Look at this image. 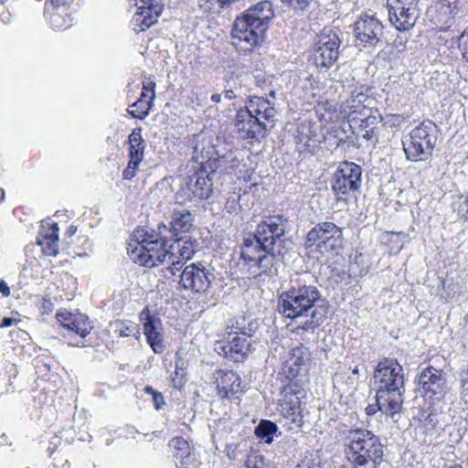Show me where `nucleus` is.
<instances>
[{
    "label": "nucleus",
    "mask_w": 468,
    "mask_h": 468,
    "mask_svg": "<svg viewBox=\"0 0 468 468\" xmlns=\"http://www.w3.org/2000/svg\"><path fill=\"white\" fill-rule=\"evenodd\" d=\"M277 311L291 320L309 317L296 330L314 332L326 319V301L314 285L293 286L279 295Z\"/></svg>",
    "instance_id": "obj_1"
},
{
    "label": "nucleus",
    "mask_w": 468,
    "mask_h": 468,
    "mask_svg": "<svg viewBox=\"0 0 468 468\" xmlns=\"http://www.w3.org/2000/svg\"><path fill=\"white\" fill-rule=\"evenodd\" d=\"M193 220L194 217L189 210H174L168 225L162 222L157 225L155 229H138L134 232L133 238L143 239L147 253L149 251L154 253L149 254L147 259L154 257V259L164 261L166 254L162 252L158 254L154 246L162 248V245H166L179 234L188 232L193 227Z\"/></svg>",
    "instance_id": "obj_2"
},
{
    "label": "nucleus",
    "mask_w": 468,
    "mask_h": 468,
    "mask_svg": "<svg viewBox=\"0 0 468 468\" xmlns=\"http://www.w3.org/2000/svg\"><path fill=\"white\" fill-rule=\"evenodd\" d=\"M345 446L346 458L354 468H378L383 462V444L368 430L350 431Z\"/></svg>",
    "instance_id": "obj_3"
},
{
    "label": "nucleus",
    "mask_w": 468,
    "mask_h": 468,
    "mask_svg": "<svg viewBox=\"0 0 468 468\" xmlns=\"http://www.w3.org/2000/svg\"><path fill=\"white\" fill-rule=\"evenodd\" d=\"M377 392L383 401L391 400L393 407L402 408L405 379L402 366L394 358L381 359L374 370Z\"/></svg>",
    "instance_id": "obj_4"
},
{
    "label": "nucleus",
    "mask_w": 468,
    "mask_h": 468,
    "mask_svg": "<svg viewBox=\"0 0 468 468\" xmlns=\"http://www.w3.org/2000/svg\"><path fill=\"white\" fill-rule=\"evenodd\" d=\"M311 365V353L309 348L300 344L288 351L283 362L282 374L288 384L282 388V393L289 395H302L303 386L309 381V369Z\"/></svg>",
    "instance_id": "obj_5"
},
{
    "label": "nucleus",
    "mask_w": 468,
    "mask_h": 468,
    "mask_svg": "<svg viewBox=\"0 0 468 468\" xmlns=\"http://www.w3.org/2000/svg\"><path fill=\"white\" fill-rule=\"evenodd\" d=\"M438 126L431 120H425L414 127L402 139L406 158L411 162H425L432 156L438 140Z\"/></svg>",
    "instance_id": "obj_6"
},
{
    "label": "nucleus",
    "mask_w": 468,
    "mask_h": 468,
    "mask_svg": "<svg viewBox=\"0 0 468 468\" xmlns=\"http://www.w3.org/2000/svg\"><path fill=\"white\" fill-rule=\"evenodd\" d=\"M287 218L282 215L264 217L253 231L256 247L255 252L276 250H287V240L283 238L286 233Z\"/></svg>",
    "instance_id": "obj_7"
},
{
    "label": "nucleus",
    "mask_w": 468,
    "mask_h": 468,
    "mask_svg": "<svg viewBox=\"0 0 468 468\" xmlns=\"http://www.w3.org/2000/svg\"><path fill=\"white\" fill-rule=\"evenodd\" d=\"M339 33V30L324 27L317 35L314 44L313 57L318 69H329L336 62L341 44Z\"/></svg>",
    "instance_id": "obj_8"
},
{
    "label": "nucleus",
    "mask_w": 468,
    "mask_h": 468,
    "mask_svg": "<svg viewBox=\"0 0 468 468\" xmlns=\"http://www.w3.org/2000/svg\"><path fill=\"white\" fill-rule=\"evenodd\" d=\"M230 35L237 49L251 52L264 41L266 31L242 13L236 17Z\"/></svg>",
    "instance_id": "obj_9"
},
{
    "label": "nucleus",
    "mask_w": 468,
    "mask_h": 468,
    "mask_svg": "<svg viewBox=\"0 0 468 468\" xmlns=\"http://www.w3.org/2000/svg\"><path fill=\"white\" fill-rule=\"evenodd\" d=\"M213 184L210 174H207L202 165L194 176H186L183 178L179 190L176 194L178 203L186 201H200L208 198L213 192Z\"/></svg>",
    "instance_id": "obj_10"
},
{
    "label": "nucleus",
    "mask_w": 468,
    "mask_h": 468,
    "mask_svg": "<svg viewBox=\"0 0 468 468\" xmlns=\"http://www.w3.org/2000/svg\"><path fill=\"white\" fill-rule=\"evenodd\" d=\"M383 28L382 23L375 16H360L353 26L355 46L359 50L372 51L381 41Z\"/></svg>",
    "instance_id": "obj_11"
},
{
    "label": "nucleus",
    "mask_w": 468,
    "mask_h": 468,
    "mask_svg": "<svg viewBox=\"0 0 468 468\" xmlns=\"http://www.w3.org/2000/svg\"><path fill=\"white\" fill-rule=\"evenodd\" d=\"M144 244L143 242V239H133V241L129 243V246L127 248L128 253L131 254V258L133 261L136 263H139L142 266H145L148 268L154 267L158 264H162L165 262H170L171 265L169 266V270L173 275L176 274V271H180L183 267V265L186 262L185 261H182L181 259L176 258V253L174 251H170L167 249L166 245H162V248H158L157 246H154V250L157 249L158 253H165V257L164 261L154 259H147V256L150 254H154L153 252H148L146 250V248H144Z\"/></svg>",
    "instance_id": "obj_12"
},
{
    "label": "nucleus",
    "mask_w": 468,
    "mask_h": 468,
    "mask_svg": "<svg viewBox=\"0 0 468 468\" xmlns=\"http://www.w3.org/2000/svg\"><path fill=\"white\" fill-rule=\"evenodd\" d=\"M446 374L431 366L422 369L418 377L417 391L432 403L441 400L448 393Z\"/></svg>",
    "instance_id": "obj_13"
},
{
    "label": "nucleus",
    "mask_w": 468,
    "mask_h": 468,
    "mask_svg": "<svg viewBox=\"0 0 468 468\" xmlns=\"http://www.w3.org/2000/svg\"><path fill=\"white\" fill-rule=\"evenodd\" d=\"M388 18L399 31L412 28L420 15L419 0H387Z\"/></svg>",
    "instance_id": "obj_14"
},
{
    "label": "nucleus",
    "mask_w": 468,
    "mask_h": 468,
    "mask_svg": "<svg viewBox=\"0 0 468 468\" xmlns=\"http://www.w3.org/2000/svg\"><path fill=\"white\" fill-rule=\"evenodd\" d=\"M362 184V168L353 162H341L335 171L331 187L335 195L346 196L357 191Z\"/></svg>",
    "instance_id": "obj_15"
},
{
    "label": "nucleus",
    "mask_w": 468,
    "mask_h": 468,
    "mask_svg": "<svg viewBox=\"0 0 468 468\" xmlns=\"http://www.w3.org/2000/svg\"><path fill=\"white\" fill-rule=\"evenodd\" d=\"M342 229L330 221L315 225L306 236V241L310 245L318 242L317 246L322 252L338 253L342 247Z\"/></svg>",
    "instance_id": "obj_16"
},
{
    "label": "nucleus",
    "mask_w": 468,
    "mask_h": 468,
    "mask_svg": "<svg viewBox=\"0 0 468 468\" xmlns=\"http://www.w3.org/2000/svg\"><path fill=\"white\" fill-rule=\"evenodd\" d=\"M213 279L212 270L206 268L201 262H195L185 266L179 284L184 290L202 293L210 287Z\"/></svg>",
    "instance_id": "obj_17"
},
{
    "label": "nucleus",
    "mask_w": 468,
    "mask_h": 468,
    "mask_svg": "<svg viewBox=\"0 0 468 468\" xmlns=\"http://www.w3.org/2000/svg\"><path fill=\"white\" fill-rule=\"evenodd\" d=\"M252 114L248 107L240 108L236 113L235 127L243 138L259 142L265 137L271 127L260 117Z\"/></svg>",
    "instance_id": "obj_18"
},
{
    "label": "nucleus",
    "mask_w": 468,
    "mask_h": 468,
    "mask_svg": "<svg viewBox=\"0 0 468 468\" xmlns=\"http://www.w3.org/2000/svg\"><path fill=\"white\" fill-rule=\"evenodd\" d=\"M140 321L153 352L162 354L165 350L162 320L156 314H152L148 307H144L140 314Z\"/></svg>",
    "instance_id": "obj_19"
},
{
    "label": "nucleus",
    "mask_w": 468,
    "mask_h": 468,
    "mask_svg": "<svg viewBox=\"0 0 468 468\" xmlns=\"http://www.w3.org/2000/svg\"><path fill=\"white\" fill-rule=\"evenodd\" d=\"M251 339L229 333L224 335L221 341L215 344V350L221 356L239 362L250 352Z\"/></svg>",
    "instance_id": "obj_20"
},
{
    "label": "nucleus",
    "mask_w": 468,
    "mask_h": 468,
    "mask_svg": "<svg viewBox=\"0 0 468 468\" xmlns=\"http://www.w3.org/2000/svg\"><path fill=\"white\" fill-rule=\"evenodd\" d=\"M135 5L137 10L133 16L132 24L134 28L139 27V31H144L157 22L164 9L161 0H135Z\"/></svg>",
    "instance_id": "obj_21"
},
{
    "label": "nucleus",
    "mask_w": 468,
    "mask_h": 468,
    "mask_svg": "<svg viewBox=\"0 0 468 468\" xmlns=\"http://www.w3.org/2000/svg\"><path fill=\"white\" fill-rule=\"evenodd\" d=\"M283 399L280 403L281 413L287 419L291 420L289 429H298L303 424V419L301 410V395H292L286 397L282 392Z\"/></svg>",
    "instance_id": "obj_22"
},
{
    "label": "nucleus",
    "mask_w": 468,
    "mask_h": 468,
    "mask_svg": "<svg viewBox=\"0 0 468 468\" xmlns=\"http://www.w3.org/2000/svg\"><path fill=\"white\" fill-rule=\"evenodd\" d=\"M243 14L256 22L258 27H260V28L262 27L266 32L271 21L273 20L275 16L273 5L269 0H263L251 5L246 9Z\"/></svg>",
    "instance_id": "obj_23"
},
{
    "label": "nucleus",
    "mask_w": 468,
    "mask_h": 468,
    "mask_svg": "<svg viewBox=\"0 0 468 468\" xmlns=\"http://www.w3.org/2000/svg\"><path fill=\"white\" fill-rule=\"evenodd\" d=\"M59 228L57 223L51 224L48 229L41 225V230L37 238V244L42 248L47 256H57L58 253Z\"/></svg>",
    "instance_id": "obj_24"
},
{
    "label": "nucleus",
    "mask_w": 468,
    "mask_h": 468,
    "mask_svg": "<svg viewBox=\"0 0 468 468\" xmlns=\"http://www.w3.org/2000/svg\"><path fill=\"white\" fill-rule=\"evenodd\" d=\"M260 324L257 319L238 315L229 320L225 333H232L244 337L251 338L259 329Z\"/></svg>",
    "instance_id": "obj_25"
},
{
    "label": "nucleus",
    "mask_w": 468,
    "mask_h": 468,
    "mask_svg": "<svg viewBox=\"0 0 468 468\" xmlns=\"http://www.w3.org/2000/svg\"><path fill=\"white\" fill-rule=\"evenodd\" d=\"M218 388L228 399L238 397L245 392L244 388L241 387L240 377L234 371L220 372Z\"/></svg>",
    "instance_id": "obj_26"
},
{
    "label": "nucleus",
    "mask_w": 468,
    "mask_h": 468,
    "mask_svg": "<svg viewBox=\"0 0 468 468\" xmlns=\"http://www.w3.org/2000/svg\"><path fill=\"white\" fill-rule=\"evenodd\" d=\"M361 116L359 128L364 131L363 138L367 141L377 143L378 141V134L376 132L377 125L382 121V116L377 109H372L366 112V114H358Z\"/></svg>",
    "instance_id": "obj_27"
},
{
    "label": "nucleus",
    "mask_w": 468,
    "mask_h": 468,
    "mask_svg": "<svg viewBox=\"0 0 468 468\" xmlns=\"http://www.w3.org/2000/svg\"><path fill=\"white\" fill-rule=\"evenodd\" d=\"M372 101L373 100L362 90H355L350 98L343 103V107L345 111H349L351 115L366 114V112L373 109L369 107Z\"/></svg>",
    "instance_id": "obj_28"
},
{
    "label": "nucleus",
    "mask_w": 468,
    "mask_h": 468,
    "mask_svg": "<svg viewBox=\"0 0 468 468\" xmlns=\"http://www.w3.org/2000/svg\"><path fill=\"white\" fill-rule=\"evenodd\" d=\"M142 127L134 128L128 136L129 160L134 163H142L144 158L146 143L142 136Z\"/></svg>",
    "instance_id": "obj_29"
},
{
    "label": "nucleus",
    "mask_w": 468,
    "mask_h": 468,
    "mask_svg": "<svg viewBox=\"0 0 468 468\" xmlns=\"http://www.w3.org/2000/svg\"><path fill=\"white\" fill-rule=\"evenodd\" d=\"M61 325L71 332L76 333L80 337L84 338L87 336L92 328L88 316L84 314L72 315L69 314Z\"/></svg>",
    "instance_id": "obj_30"
},
{
    "label": "nucleus",
    "mask_w": 468,
    "mask_h": 468,
    "mask_svg": "<svg viewBox=\"0 0 468 468\" xmlns=\"http://www.w3.org/2000/svg\"><path fill=\"white\" fill-rule=\"evenodd\" d=\"M263 254L258 256V275H271L275 263L282 260L287 250H276L272 251L261 250Z\"/></svg>",
    "instance_id": "obj_31"
},
{
    "label": "nucleus",
    "mask_w": 468,
    "mask_h": 468,
    "mask_svg": "<svg viewBox=\"0 0 468 468\" xmlns=\"http://www.w3.org/2000/svg\"><path fill=\"white\" fill-rule=\"evenodd\" d=\"M45 14H50L48 23L54 30H63L69 27L73 19L69 14L68 7L53 9L51 6H46Z\"/></svg>",
    "instance_id": "obj_32"
},
{
    "label": "nucleus",
    "mask_w": 468,
    "mask_h": 468,
    "mask_svg": "<svg viewBox=\"0 0 468 468\" xmlns=\"http://www.w3.org/2000/svg\"><path fill=\"white\" fill-rule=\"evenodd\" d=\"M174 241L169 244L167 243V249L170 251H174L176 253V258L181 259L182 261H187L190 260L195 251L193 249V242L190 238H175Z\"/></svg>",
    "instance_id": "obj_33"
},
{
    "label": "nucleus",
    "mask_w": 468,
    "mask_h": 468,
    "mask_svg": "<svg viewBox=\"0 0 468 468\" xmlns=\"http://www.w3.org/2000/svg\"><path fill=\"white\" fill-rule=\"evenodd\" d=\"M375 400V404H370L366 408V413L368 416H373L378 411H381L386 416L394 418L396 414H399L401 411L402 408H400V406H397L396 408L393 407L391 400L387 399V401H383L377 391Z\"/></svg>",
    "instance_id": "obj_34"
},
{
    "label": "nucleus",
    "mask_w": 468,
    "mask_h": 468,
    "mask_svg": "<svg viewBox=\"0 0 468 468\" xmlns=\"http://www.w3.org/2000/svg\"><path fill=\"white\" fill-rule=\"evenodd\" d=\"M151 95L148 101H144V99H139L136 101L131 107L134 108L133 110H128L129 114L136 119L144 120L146 116H148L150 110L153 105V101L155 98L154 94V86L155 83L153 81H149Z\"/></svg>",
    "instance_id": "obj_35"
},
{
    "label": "nucleus",
    "mask_w": 468,
    "mask_h": 468,
    "mask_svg": "<svg viewBox=\"0 0 468 468\" xmlns=\"http://www.w3.org/2000/svg\"><path fill=\"white\" fill-rule=\"evenodd\" d=\"M254 433L258 439L267 444H271L273 441L275 435H281L277 424L269 420H261L255 427Z\"/></svg>",
    "instance_id": "obj_36"
},
{
    "label": "nucleus",
    "mask_w": 468,
    "mask_h": 468,
    "mask_svg": "<svg viewBox=\"0 0 468 468\" xmlns=\"http://www.w3.org/2000/svg\"><path fill=\"white\" fill-rule=\"evenodd\" d=\"M168 445L174 451V458L178 460L182 465L185 464V460L190 456V446L187 441L183 437H175L170 440Z\"/></svg>",
    "instance_id": "obj_37"
},
{
    "label": "nucleus",
    "mask_w": 468,
    "mask_h": 468,
    "mask_svg": "<svg viewBox=\"0 0 468 468\" xmlns=\"http://www.w3.org/2000/svg\"><path fill=\"white\" fill-rule=\"evenodd\" d=\"M268 104H271V101L262 98V97H253L250 99L249 111L253 113L254 117H260L262 115V112Z\"/></svg>",
    "instance_id": "obj_38"
},
{
    "label": "nucleus",
    "mask_w": 468,
    "mask_h": 468,
    "mask_svg": "<svg viewBox=\"0 0 468 468\" xmlns=\"http://www.w3.org/2000/svg\"><path fill=\"white\" fill-rule=\"evenodd\" d=\"M453 211L463 218H468V194L458 197L453 203Z\"/></svg>",
    "instance_id": "obj_39"
},
{
    "label": "nucleus",
    "mask_w": 468,
    "mask_h": 468,
    "mask_svg": "<svg viewBox=\"0 0 468 468\" xmlns=\"http://www.w3.org/2000/svg\"><path fill=\"white\" fill-rule=\"evenodd\" d=\"M114 333L117 335L118 337H127L130 335H134L136 338L139 337V329L136 324H129L125 325L123 323H121V326L118 327L116 324V329L114 330Z\"/></svg>",
    "instance_id": "obj_40"
},
{
    "label": "nucleus",
    "mask_w": 468,
    "mask_h": 468,
    "mask_svg": "<svg viewBox=\"0 0 468 468\" xmlns=\"http://www.w3.org/2000/svg\"><path fill=\"white\" fill-rule=\"evenodd\" d=\"M240 258L243 260L245 264L249 266L250 273L258 275V257L252 256L251 253H249L248 251H241Z\"/></svg>",
    "instance_id": "obj_41"
},
{
    "label": "nucleus",
    "mask_w": 468,
    "mask_h": 468,
    "mask_svg": "<svg viewBox=\"0 0 468 468\" xmlns=\"http://www.w3.org/2000/svg\"><path fill=\"white\" fill-rule=\"evenodd\" d=\"M188 362L186 361L179 352L176 354V366H175V376L184 378L186 376V368Z\"/></svg>",
    "instance_id": "obj_42"
},
{
    "label": "nucleus",
    "mask_w": 468,
    "mask_h": 468,
    "mask_svg": "<svg viewBox=\"0 0 468 468\" xmlns=\"http://www.w3.org/2000/svg\"><path fill=\"white\" fill-rule=\"evenodd\" d=\"M282 4L288 5L294 11H305L314 0H281Z\"/></svg>",
    "instance_id": "obj_43"
},
{
    "label": "nucleus",
    "mask_w": 468,
    "mask_h": 468,
    "mask_svg": "<svg viewBox=\"0 0 468 468\" xmlns=\"http://www.w3.org/2000/svg\"><path fill=\"white\" fill-rule=\"evenodd\" d=\"M458 47L463 52V58L468 61V27L459 37Z\"/></svg>",
    "instance_id": "obj_44"
},
{
    "label": "nucleus",
    "mask_w": 468,
    "mask_h": 468,
    "mask_svg": "<svg viewBox=\"0 0 468 468\" xmlns=\"http://www.w3.org/2000/svg\"><path fill=\"white\" fill-rule=\"evenodd\" d=\"M133 165V161L129 160L127 167L122 172V178L125 180H132L136 176V170L140 165V163H134Z\"/></svg>",
    "instance_id": "obj_45"
},
{
    "label": "nucleus",
    "mask_w": 468,
    "mask_h": 468,
    "mask_svg": "<svg viewBox=\"0 0 468 468\" xmlns=\"http://www.w3.org/2000/svg\"><path fill=\"white\" fill-rule=\"evenodd\" d=\"M256 242L253 237V232L250 236L243 239V250L248 251L249 253L255 252Z\"/></svg>",
    "instance_id": "obj_46"
},
{
    "label": "nucleus",
    "mask_w": 468,
    "mask_h": 468,
    "mask_svg": "<svg viewBox=\"0 0 468 468\" xmlns=\"http://www.w3.org/2000/svg\"><path fill=\"white\" fill-rule=\"evenodd\" d=\"M274 115H275V109L271 103V104H268V107H266V109H264V111L262 112V115L261 116V121L264 120L267 122H273Z\"/></svg>",
    "instance_id": "obj_47"
},
{
    "label": "nucleus",
    "mask_w": 468,
    "mask_h": 468,
    "mask_svg": "<svg viewBox=\"0 0 468 468\" xmlns=\"http://www.w3.org/2000/svg\"><path fill=\"white\" fill-rule=\"evenodd\" d=\"M152 398H153V402H154V408L156 410H160L165 404V398L162 395V393L159 391L154 393L152 396Z\"/></svg>",
    "instance_id": "obj_48"
},
{
    "label": "nucleus",
    "mask_w": 468,
    "mask_h": 468,
    "mask_svg": "<svg viewBox=\"0 0 468 468\" xmlns=\"http://www.w3.org/2000/svg\"><path fill=\"white\" fill-rule=\"evenodd\" d=\"M358 373H359L358 367H355V368L352 370V375L347 377V378L346 380V384L347 386H349L350 388H355L356 384V379H357V378H355V376H357Z\"/></svg>",
    "instance_id": "obj_49"
},
{
    "label": "nucleus",
    "mask_w": 468,
    "mask_h": 468,
    "mask_svg": "<svg viewBox=\"0 0 468 468\" xmlns=\"http://www.w3.org/2000/svg\"><path fill=\"white\" fill-rule=\"evenodd\" d=\"M50 5L48 6H51L53 9H58L60 7H67L66 5L68 4L69 0H49Z\"/></svg>",
    "instance_id": "obj_50"
},
{
    "label": "nucleus",
    "mask_w": 468,
    "mask_h": 468,
    "mask_svg": "<svg viewBox=\"0 0 468 468\" xmlns=\"http://www.w3.org/2000/svg\"><path fill=\"white\" fill-rule=\"evenodd\" d=\"M16 323H17L16 319L5 316L1 320L0 327H9Z\"/></svg>",
    "instance_id": "obj_51"
},
{
    "label": "nucleus",
    "mask_w": 468,
    "mask_h": 468,
    "mask_svg": "<svg viewBox=\"0 0 468 468\" xmlns=\"http://www.w3.org/2000/svg\"><path fill=\"white\" fill-rule=\"evenodd\" d=\"M0 292L4 296H8L10 294V288L4 280H0Z\"/></svg>",
    "instance_id": "obj_52"
},
{
    "label": "nucleus",
    "mask_w": 468,
    "mask_h": 468,
    "mask_svg": "<svg viewBox=\"0 0 468 468\" xmlns=\"http://www.w3.org/2000/svg\"><path fill=\"white\" fill-rule=\"evenodd\" d=\"M217 1L218 4V6L221 9H225V8L229 7L232 4L239 2V0H217Z\"/></svg>",
    "instance_id": "obj_53"
},
{
    "label": "nucleus",
    "mask_w": 468,
    "mask_h": 468,
    "mask_svg": "<svg viewBox=\"0 0 468 468\" xmlns=\"http://www.w3.org/2000/svg\"><path fill=\"white\" fill-rule=\"evenodd\" d=\"M203 150H204V147H202L201 149L199 148V145L198 144H196L194 146V151H193V156H192V159L195 160V162H198V158H199V153L201 154V156L203 157Z\"/></svg>",
    "instance_id": "obj_54"
},
{
    "label": "nucleus",
    "mask_w": 468,
    "mask_h": 468,
    "mask_svg": "<svg viewBox=\"0 0 468 468\" xmlns=\"http://www.w3.org/2000/svg\"><path fill=\"white\" fill-rule=\"evenodd\" d=\"M391 236H396L400 241H408L409 234L399 231V232H390Z\"/></svg>",
    "instance_id": "obj_55"
},
{
    "label": "nucleus",
    "mask_w": 468,
    "mask_h": 468,
    "mask_svg": "<svg viewBox=\"0 0 468 468\" xmlns=\"http://www.w3.org/2000/svg\"><path fill=\"white\" fill-rule=\"evenodd\" d=\"M148 92L151 93L149 82L144 83L143 90L141 92V98L140 99H144V98L148 97Z\"/></svg>",
    "instance_id": "obj_56"
},
{
    "label": "nucleus",
    "mask_w": 468,
    "mask_h": 468,
    "mask_svg": "<svg viewBox=\"0 0 468 468\" xmlns=\"http://www.w3.org/2000/svg\"><path fill=\"white\" fill-rule=\"evenodd\" d=\"M224 96L227 100H233L236 98V94L232 90H227L224 92Z\"/></svg>",
    "instance_id": "obj_57"
},
{
    "label": "nucleus",
    "mask_w": 468,
    "mask_h": 468,
    "mask_svg": "<svg viewBox=\"0 0 468 468\" xmlns=\"http://www.w3.org/2000/svg\"><path fill=\"white\" fill-rule=\"evenodd\" d=\"M76 231H77V227L69 226V229L66 231V235L68 237H71V236H73L76 233Z\"/></svg>",
    "instance_id": "obj_58"
},
{
    "label": "nucleus",
    "mask_w": 468,
    "mask_h": 468,
    "mask_svg": "<svg viewBox=\"0 0 468 468\" xmlns=\"http://www.w3.org/2000/svg\"><path fill=\"white\" fill-rule=\"evenodd\" d=\"M144 390L145 393L150 394L152 396L157 392V390L154 389L153 387L151 386L144 387Z\"/></svg>",
    "instance_id": "obj_59"
},
{
    "label": "nucleus",
    "mask_w": 468,
    "mask_h": 468,
    "mask_svg": "<svg viewBox=\"0 0 468 468\" xmlns=\"http://www.w3.org/2000/svg\"><path fill=\"white\" fill-rule=\"evenodd\" d=\"M211 101L215 103H219L221 101V94H213L211 96Z\"/></svg>",
    "instance_id": "obj_60"
},
{
    "label": "nucleus",
    "mask_w": 468,
    "mask_h": 468,
    "mask_svg": "<svg viewBox=\"0 0 468 468\" xmlns=\"http://www.w3.org/2000/svg\"><path fill=\"white\" fill-rule=\"evenodd\" d=\"M51 302L49 300H44L43 301V303H42V307L44 308V310H50L51 308Z\"/></svg>",
    "instance_id": "obj_61"
},
{
    "label": "nucleus",
    "mask_w": 468,
    "mask_h": 468,
    "mask_svg": "<svg viewBox=\"0 0 468 468\" xmlns=\"http://www.w3.org/2000/svg\"><path fill=\"white\" fill-rule=\"evenodd\" d=\"M5 197V192L2 188H0V202L4 199Z\"/></svg>",
    "instance_id": "obj_62"
},
{
    "label": "nucleus",
    "mask_w": 468,
    "mask_h": 468,
    "mask_svg": "<svg viewBox=\"0 0 468 468\" xmlns=\"http://www.w3.org/2000/svg\"><path fill=\"white\" fill-rule=\"evenodd\" d=\"M5 24L9 23V17H5L2 19Z\"/></svg>",
    "instance_id": "obj_63"
},
{
    "label": "nucleus",
    "mask_w": 468,
    "mask_h": 468,
    "mask_svg": "<svg viewBox=\"0 0 468 468\" xmlns=\"http://www.w3.org/2000/svg\"><path fill=\"white\" fill-rule=\"evenodd\" d=\"M8 0H0V5H4L5 3H6Z\"/></svg>",
    "instance_id": "obj_64"
}]
</instances>
